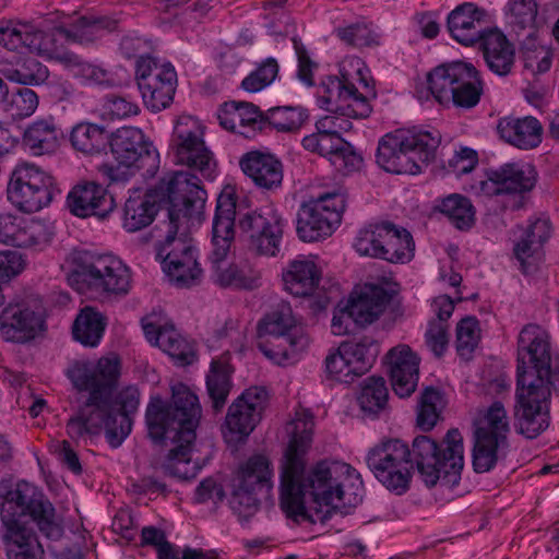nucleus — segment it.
Returning a JSON list of instances; mask_svg holds the SVG:
<instances>
[{
	"label": "nucleus",
	"instance_id": "09e8293b",
	"mask_svg": "<svg viewBox=\"0 0 559 559\" xmlns=\"http://www.w3.org/2000/svg\"><path fill=\"white\" fill-rule=\"evenodd\" d=\"M438 209L459 229H467L474 224V206L469 199L461 194H451L444 198Z\"/></svg>",
	"mask_w": 559,
	"mask_h": 559
},
{
	"label": "nucleus",
	"instance_id": "0eeeda50",
	"mask_svg": "<svg viewBox=\"0 0 559 559\" xmlns=\"http://www.w3.org/2000/svg\"><path fill=\"white\" fill-rule=\"evenodd\" d=\"M236 202L230 194L217 198L212 226V250L209 254L211 280L222 288L254 289L260 284L261 273L247 264L226 260L235 238Z\"/></svg>",
	"mask_w": 559,
	"mask_h": 559
},
{
	"label": "nucleus",
	"instance_id": "4be33fe9",
	"mask_svg": "<svg viewBox=\"0 0 559 559\" xmlns=\"http://www.w3.org/2000/svg\"><path fill=\"white\" fill-rule=\"evenodd\" d=\"M238 226L248 236L250 248L257 253L275 257L280 251L283 224L275 211L247 213L239 219Z\"/></svg>",
	"mask_w": 559,
	"mask_h": 559
},
{
	"label": "nucleus",
	"instance_id": "f257e3e1",
	"mask_svg": "<svg viewBox=\"0 0 559 559\" xmlns=\"http://www.w3.org/2000/svg\"><path fill=\"white\" fill-rule=\"evenodd\" d=\"M290 426L281 477L282 509L297 522L325 523L335 512L348 514L362 501L359 474L346 463L322 461L304 478V455L312 441L314 421L311 415L301 413Z\"/></svg>",
	"mask_w": 559,
	"mask_h": 559
},
{
	"label": "nucleus",
	"instance_id": "1a4fd4ad",
	"mask_svg": "<svg viewBox=\"0 0 559 559\" xmlns=\"http://www.w3.org/2000/svg\"><path fill=\"white\" fill-rule=\"evenodd\" d=\"M440 142L438 130H397L379 142L377 163L389 173L415 175L433 160Z\"/></svg>",
	"mask_w": 559,
	"mask_h": 559
},
{
	"label": "nucleus",
	"instance_id": "5fc2aeb1",
	"mask_svg": "<svg viewBox=\"0 0 559 559\" xmlns=\"http://www.w3.org/2000/svg\"><path fill=\"white\" fill-rule=\"evenodd\" d=\"M38 95L28 87H14L4 99V109L14 118L32 116L38 107Z\"/></svg>",
	"mask_w": 559,
	"mask_h": 559
},
{
	"label": "nucleus",
	"instance_id": "473e14b6",
	"mask_svg": "<svg viewBox=\"0 0 559 559\" xmlns=\"http://www.w3.org/2000/svg\"><path fill=\"white\" fill-rule=\"evenodd\" d=\"M497 129L501 139L522 150L534 148L542 142V124L533 117L503 118Z\"/></svg>",
	"mask_w": 559,
	"mask_h": 559
},
{
	"label": "nucleus",
	"instance_id": "a19ab883",
	"mask_svg": "<svg viewBox=\"0 0 559 559\" xmlns=\"http://www.w3.org/2000/svg\"><path fill=\"white\" fill-rule=\"evenodd\" d=\"M105 328V317L94 308L85 307L74 320L72 334L82 345L95 347L100 342Z\"/></svg>",
	"mask_w": 559,
	"mask_h": 559
},
{
	"label": "nucleus",
	"instance_id": "a18cd8bd",
	"mask_svg": "<svg viewBox=\"0 0 559 559\" xmlns=\"http://www.w3.org/2000/svg\"><path fill=\"white\" fill-rule=\"evenodd\" d=\"M353 85L345 78H325L318 87V104L320 108L338 115L341 112L340 108L345 104L346 98L349 97V91H352Z\"/></svg>",
	"mask_w": 559,
	"mask_h": 559
},
{
	"label": "nucleus",
	"instance_id": "4d7b16f0",
	"mask_svg": "<svg viewBox=\"0 0 559 559\" xmlns=\"http://www.w3.org/2000/svg\"><path fill=\"white\" fill-rule=\"evenodd\" d=\"M538 7L535 0H509V22L514 28L533 29Z\"/></svg>",
	"mask_w": 559,
	"mask_h": 559
},
{
	"label": "nucleus",
	"instance_id": "4c0bfd02",
	"mask_svg": "<svg viewBox=\"0 0 559 559\" xmlns=\"http://www.w3.org/2000/svg\"><path fill=\"white\" fill-rule=\"evenodd\" d=\"M3 542L8 559H45L44 549L32 527L5 530Z\"/></svg>",
	"mask_w": 559,
	"mask_h": 559
},
{
	"label": "nucleus",
	"instance_id": "de8ad7c7",
	"mask_svg": "<svg viewBox=\"0 0 559 559\" xmlns=\"http://www.w3.org/2000/svg\"><path fill=\"white\" fill-rule=\"evenodd\" d=\"M24 29L23 47L43 57L56 60L58 59L62 49L58 44V37H60V34L57 33V27L50 32H44L34 25L26 23V28Z\"/></svg>",
	"mask_w": 559,
	"mask_h": 559
},
{
	"label": "nucleus",
	"instance_id": "ddd939ff",
	"mask_svg": "<svg viewBox=\"0 0 559 559\" xmlns=\"http://www.w3.org/2000/svg\"><path fill=\"white\" fill-rule=\"evenodd\" d=\"M110 150L117 164H103L99 173L110 182L128 180L135 170L144 167L146 159H154L156 152L144 133L134 127H122L110 138Z\"/></svg>",
	"mask_w": 559,
	"mask_h": 559
},
{
	"label": "nucleus",
	"instance_id": "7ed1b4c3",
	"mask_svg": "<svg viewBox=\"0 0 559 559\" xmlns=\"http://www.w3.org/2000/svg\"><path fill=\"white\" fill-rule=\"evenodd\" d=\"M156 194L169 203L167 221L158 223L154 230L157 258L170 282L177 287L188 288L201 282L195 249L191 245L183 225L187 219L199 216L205 204V190L200 179L189 171H174L160 179Z\"/></svg>",
	"mask_w": 559,
	"mask_h": 559
},
{
	"label": "nucleus",
	"instance_id": "4468645a",
	"mask_svg": "<svg viewBox=\"0 0 559 559\" xmlns=\"http://www.w3.org/2000/svg\"><path fill=\"white\" fill-rule=\"evenodd\" d=\"M171 148L177 164L198 171L204 179L212 180L216 170L213 153L203 140V129L199 120L191 116H180L174 127Z\"/></svg>",
	"mask_w": 559,
	"mask_h": 559
},
{
	"label": "nucleus",
	"instance_id": "bb28decb",
	"mask_svg": "<svg viewBox=\"0 0 559 559\" xmlns=\"http://www.w3.org/2000/svg\"><path fill=\"white\" fill-rule=\"evenodd\" d=\"M485 11L472 2L456 7L448 16V29L451 36L462 45L473 46L480 41L488 29L483 27Z\"/></svg>",
	"mask_w": 559,
	"mask_h": 559
},
{
	"label": "nucleus",
	"instance_id": "5701e85b",
	"mask_svg": "<svg viewBox=\"0 0 559 559\" xmlns=\"http://www.w3.org/2000/svg\"><path fill=\"white\" fill-rule=\"evenodd\" d=\"M142 328L148 342L154 343L180 366L190 365L195 359L193 345L173 324H160L154 313L142 319Z\"/></svg>",
	"mask_w": 559,
	"mask_h": 559
},
{
	"label": "nucleus",
	"instance_id": "39448f33",
	"mask_svg": "<svg viewBox=\"0 0 559 559\" xmlns=\"http://www.w3.org/2000/svg\"><path fill=\"white\" fill-rule=\"evenodd\" d=\"M551 343L546 329L530 323L518 336L514 417L521 435L533 439L549 426Z\"/></svg>",
	"mask_w": 559,
	"mask_h": 559
},
{
	"label": "nucleus",
	"instance_id": "20e7f679",
	"mask_svg": "<svg viewBox=\"0 0 559 559\" xmlns=\"http://www.w3.org/2000/svg\"><path fill=\"white\" fill-rule=\"evenodd\" d=\"M121 362L118 356L108 355L96 362L76 360L70 365L67 376L78 391H87L90 396L78 415L67 423L71 439L85 435H98L105 429L112 447L121 444L130 433L132 419L126 415L115 416L112 396L118 385Z\"/></svg>",
	"mask_w": 559,
	"mask_h": 559
},
{
	"label": "nucleus",
	"instance_id": "c9c22d12",
	"mask_svg": "<svg viewBox=\"0 0 559 559\" xmlns=\"http://www.w3.org/2000/svg\"><path fill=\"white\" fill-rule=\"evenodd\" d=\"M320 155L346 173L358 169L362 163L361 156L337 132H321Z\"/></svg>",
	"mask_w": 559,
	"mask_h": 559
},
{
	"label": "nucleus",
	"instance_id": "bf43d9fd",
	"mask_svg": "<svg viewBox=\"0 0 559 559\" xmlns=\"http://www.w3.org/2000/svg\"><path fill=\"white\" fill-rule=\"evenodd\" d=\"M258 491L234 483V490L229 500L233 511L241 519L248 520L259 510Z\"/></svg>",
	"mask_w": 559,
	"mask_h": 559
},
{
	"label": "nucleus",
	"instance_id": "79ce46f5",
	"mask_svg": "<svg viewBox=\"0 0 559 559\" xmlns=\"http://www.w3.org/2000/svg\"><path fill=\"white\" fill-rule=\"evenodd\" d=\"M272 475L270 460L263 454H254L239 468L234 483L261 490L271 487Z\"/></svg>",
	"mask_w": 559,
	"mask_h": 559
},
{
	"label": "nucleus",
	"instance_id": "e433bc0d",
	"mask_svg": "<svg viewBox=\"0 0 559 559\" xmlns=\"http://www.w3.org/2000/svg\"><path fill=\"white\" fill-rule=\"evenodd\" d=\"M382 258L391 263H406L414 257L415 243L411 233L396 227L390 222H383Z\"/></svg>",
	"mask_w": 559,
	"mask_h": 559
},
{
	"label": "nucleus",
	"instance_id": "7c9ffc66",
	"mask_svg": "<svg viewBox=\"0 0 559 559\" xmlns=\"http://www.w3.org/2000/svg\"><path fill=\"white\" fill-rule=\"evenodd\" d=\"M479 43L488 68L501 76L509 74L514 63V48L504 34L488 29Z\"/></svg>",
	"mask_w": 559,
	"mask_h": 559
},
{
	"label": "nucleus",
	"instance_id": "a878e982",
	"mask_svg": "<svg viewBox=\"0 0 559 559\" xmlns=\"http://www.w3.org/2000/svg\"><path fill=\"white\" fill-rule=\"evenodd\" d=\"M219 124L245 138H252L264 127V114L252 103L226 102L218 110Z\"/></svg>",
	"mask_w": 559,
	"mask_h": 559
},
{
	"label": "nucleus",
	"instance_id": "0e129e2a",
	"mask_svg": "<svg viewBox=\"0 0 559 559\" xmlns=\"http://www.w3.org/2000/svg\"><path fill=\"white\" fill-rule=\"evenodd\" d=\"M349 91V97L346 98L345 104L342 105L340 116L349 118H367L372 109L368 98L358 93L355 85Z\"/></svg>",
	"mask_w": 559,
	"mask_h": 559
},
{
	"label": "nucleus",
	"instance_id": "c756f323",
	"mask_svg": "<svg viewBox=\"0 0 559 559\" xmlns=\"http://www.w3.org/2000/svg\"><path fill=\"white\" fill-rule=\"evenodd\" d=\"M43 324L33 310L20 305H9L0 317V329L7 341L22 343L35 336Z\"/></svg>",
	"mask_w": 559,
	"mask_h": 559
},
{
	"label": "nucleus",
	"instance_id": "69168bd1",
	"mask_svg": "<svg viewBox=\"0 0 559 559\" xmlns=\"http://www.w3.org/2000/svg\"><path fill=\"white\" fill-rule=\"evenodd\" d=\"M448 322L431 321L426 332V344L430 350L440 357L447 349L449 343Z\"/></svg>",
	"mask_w": 559,
	"mask_h": 559
},
{
	"label": "nucleus",
	"instance_id": "aec40b11",
	"mask_svg": "<svg viewBox=\"0 0 559 559\" xmlns=\"http://www.w3.org/2000/svg\"><path fill=\"white\" fill-rule=\"evenodd\" d=\"M266 404V391L262 388H250L239 395L228 407L223 436L228 443L245 441L262 418Z\"/></svg>",
	"mask_w": 559,
	"mask_h": 559
},
{
	"label": "nucleus",
	"instance_id": "c85d7f7f",
	"mask_svg": "<svg viewBox=\"0 0 559 559\" xmlns=\"http://www.w3.org/2000/svg\"><path fill=\"white\" fill-rule=\"evenodd\" d=\"M242 171L255 186L264 190H275L283 181V165L271 154L261 152L247 153L240 160Z\"/></svg>",
	"mask_w": 559,
	"mask_h": 559
},
{
	"label": "nucleus",
	"instance_id": "6ab92c4d",
	"mask_svg": "<svg viewBox=\"0 0 559 559\" xmlns=\"http://www.w3.org/2000/svg\"><path fill=\"white\" fill-rule=\"evenodd\" d=\"M378 353V344L369 337L357 343H342L325 357V374L331 380L352 383L371 368Z\"/></svg>",
	"mask_w": 559,
	"mask_h": 559
},
{
	"label": "nucleus",
	"instance_id": "13d9d810",
	"mask_svg": "<svg viewBox=\"0 0 559 559\" xmlns=\"http://www.w3.org/2000/svg\"><path fill=\"white\" fill-rule=\"evenodd\" d=\"M383 222L361 229L355 240V249L360 255L382 258Z\"/></svg>",
	"mask_w": 559,
	"mask_h": 559
},
{
	"label": "nucleus",
	"instance_id": "2f4dec72",
	"mask_svg": "<svg viewBox=\"0 0 559 559\" xmlns=\"http://www.w3.org/2000/svg\"><path fill=\"white\" fill-rule=\"evenodd\" d=\"M285 289L296 297L310 296L320 282L321 272L313 260L298 258L283 271Z\"/></svg>",
	"mask_w": 559,
	"mask_h": 559
},
{
	"label": "nucleus",
	"instance_id": "864d4df0",
	"mask_svg": "<svg viewBox=\"0 0 559 559\" xmlns=\"http://www.w3.org/2000/svg\"><path fill=\"white\" fill-rule=\"evenodd\" d=\"M4 75L9 81L17 84L38 85L48 79L49 71L37 59L27 58L16 63L14 68L5 70Z\"/></svg>",
	"mask_w": 559,
	"mask_h": 559
},
{
	"label": "nucleus",
	"instance_id": "b1692460",
	"mask_svg": "<svg viewBox=\"0 0 559 559\" xmlns=\"http://www.w3.org/2000/svg\"><path fill=\"white\" fill-rule=\"evenodd\" d=\"M392 389L400 397L409 396L416 389L419 378V357L408 345L399 344L385 356Z\"/></svg>",
	"mask_w": 559,
	"mask_h": 559
},
{
	"label": "nucleus",
	"instance_id": "c03bdc74",
	"mask_svg": "<svg viewBox=\"0 0 559 559\" xmlns=\"http://www.w3.org/2000/svg\"><path fill=\"white\" fill-rule=\"evenodd\" d=\"M24 144L34 155L53 153L59 146L55 124L44 120L32 123L24 132Z\"/></svg>",
	"mask_w": 559,
	"mask_h": 559
},
{
	"label": "nucleus",
	"instance_id": "cd10ccee",
	"mask_svg": "<svg viewBox=\"0 0 559 559\" xmlns=\"http://www.w3.org/2000/svg\"><path fill=\"white\" fill-rule=\"evenodd\" d=\"M389 301L390 295L383 287L366 284L354 290L346 302L354 322L359 326H366L380 317Z\"/></svg>",
	"mask_w": 559,
	"mask_h": 559
},
{
	"label": "nucleus",
	"instance_id": "423d86ee",
	"mask_svg": "<svg viewBox=\"0 0 559 559\" xmlns=\"http://www.w3.org/2000/svg\"><path fill=\"white\" fill-rule=\"evenodd\" d=\"M201 415L198 396L181 382L171 385L170 402L159 395L151 396L145 411L148 437L157 443L169 439L176 444L164 466L166 473L185 479L190 477L186 465L190 463Z\"/></svg>",
	"mask_w": 559,
	"mask_h": 559
},
{
	"label": "nucleus",
	"instance_id": "e2e57ef3",
	"mask_svg": "<svg viewBox=\"0 0 559 559\" xmlns=\"http://www.w3.org/2000/svg\"><path fill=\"white\" fill-rule=\"evenodd\" d=\"M138 112L136 104L117 95L106 96L100 107V116L109 120L127 118Z\"/></svg>",
	"mask_w": 559,
	"mask_h": 559
},
{
	"label": "nucleus",
	"instance_id": "052dcab7",
	"mask_svg": "<svg viewBox=\"0 0 559 559\" xmlns=\"http://www.w3.org/2000/svg\"><path fill=\"white\" fill-rule=\"evenodd\" d=\"M337 36L347 45L357 48L373 47L380 44L379 35L365 23L338 28Z\"/></svg>",
	"mask_w": 559,
	"mask_h": 559
},
{
	"label": "nucleus",
	"instance_id": "412c9836",
	"mask_svg": "<svg viewBox=\"0 0 559 559\" xmlns=\"http://www.w3.org/2000/svg\"><path fill=\"white\" fill-rule=\"evenodd\" d=\"M537 173L531 164L506 163L489 169L486 179L471 186L476 195L522 194L531 191L536 183Z\"/></svg>",
	"mask_w": 559,
	"mask_h": 559
},
{
	"label": "nucleus",
	"instance_id": "dca6fc26",
	"mask_svg": "<svg viewBox=\"0 0 559 559\" xmlns=\"http://www.w3.org/2000/svg\"><path fill=\"white\" fill-rule=\"evenodd\" d=\"M79 281L92 293L105 296H126L131 288V271L118 258L104 254L83 261L75 272Z\"/></svg>",
	"mask_w": 559,
	"mask_h": 559
},
{
	"label": "nucleus",
	"instance_id": "774afa93",
	"mask_svg": "<svg viewBox=\"0 0 559 559\" xmlns=\"http://www.w3.org/2000/svg\"><path fill=\"white\" fill-rule=\"evenodd\" d=\"M25 266L19 251L5 250L0 252V280L8 281L20 274Z\"/></svg>",
	"mask_w": 559,
	"mask_h": 559
},
{
	"label": "nucleus",
	"instance_id": "ea45409f",
	"mask_svg": "<svg viewBox=\"0 0 559 559\" xmlns=\"http://www.w3.org/2000/svg\"><path fill=\"white\" fill-rule=\"evenodd\" d=\"M231 367L222 360H213L206 376V391L215 413L221 412L233 388Z\"/></svg>",
	"mask_w": 559,
	"mask_h": 559
},
{
	"label": "nucleus",
	"instance_id": "338daca9",
	"mask_svg": "<svg viewBox=\"0 0 559 559\" xmlns=\"http://www.w3.org/2000/svg\"><path fill=\"white\" fill-rule=\"evenodd\" d=\"M26 23L13 25L9 21H0V45L9 50H17L24 44Z\"/></svg>",
	"mask_w": 559,
	"mask_h": 559
},
{
	"label": "nucleus",
	"instance_id": "37998d69",
	"mask_svg": "<svg viewBox=\"0 0 559 559\" xmlns=\"http://www.w3.org/2000/svg\"><path fill=\"white\" fill-rule=\"evenodd\" d=\"M156 213L155 201L147 197H130L124 204L122 226L128 233H135L148 226Z\"/></svg>",
	"mask_w": 559,
	"mask_h": 559
},
{
	"label": "nucleus",
	"instance_id": "3c124183",
	"mask_svg": "<svg viewBox=\"0 0 559 559\" xmlns=\"http://www.w3.org/2000/svg\"><path fill=\"white\" fill-rule=\"evenodd\" d=\"M307 119V110L302 107L280 106L271 108L264 114V124L269 123L281 132L296 131Z\"/></svg>",
	"mask_w": 559,
	"mask_h": 559
},
{
	"label": "nucleus",
	"instance_id": "49530a36",
	"mask_svg": "<svg viewBox=\"0 0 559 559\" xmlns=\"http://www.w3.org/2000/svg\"><path fill=\"white\" fill-rule=\"evenodd\" d=\"M70 141L75 150L93 155L106 147L108 136L104 127L82 122L72 129Z\"/></svg>",
	"mask_w": 559,
	"mask_h": 559
},
{
	"label": "nucleus",
	"instance_id": "a211bd4d",
	"mask_svg": "<svg viewBox=\"0 0 559 559\" xmlns=\"http://www.w3.org/2000/svg\"><path fill=\"white\" fill-rule=\"evenodd\" d=\"M136 82L144 105L153 112L169 107L177 86V73L170 63H159L150 56L136 61Z\"/></svg>",
	"mask_w": 559,
	"mask_h": 559
},
{
	"label": "nucleus",
	"instance_id": "2eb2a0df",
	"mask_svg": "<svg viewBox=\"0 0 559 559\" xmlns=\"http://www.w3.org/2000/svg\"><path fill=\"white\" fill-rule=\"evenodd\" d=\"M53 177L34 164L19 165L8 185V199L19 210L35 213L47 206L53 194Z\"/></svg>",
	"mask_w": 559,
	"mask_h": 559
},
{
	"label": "nucleus",
	"instance_id": "393cba45",
	"mask_svg": "<svg viewBox=\"0 0 559 559\" xmlns=\"http://www.w3.org/2000/svg\"><path fill=\"white\" fill-rule=\"evenodd\" d=\"M67 204L70 212L79 217L94 215L105 218L116 207L114 197L95 182L73 187L68 194Z\"/></svg>",
	"mask_w": 559,
	"mask_h": 559
},
{
	"label": "nucleus",
	"instance_id": "f704fd0d",
	"mask_svg": "<svg viewBox=\"0 0 559 559\" xmlns=\"http://www.w3.org/2000/svg\"><path fill=\"white\" fill-rule=\"evenodd\" d=\"M116 28V22L103 16H80L70 25L57 26V33L69 43L90 44Z\"/></svg>",
	"mask_w": 559,
	"mask_h": 559
},
{
	"label": "nucleus",
	"instance_id": "603ef678",
	"mask_svg": "<svg viewBox=\"0 0 559 559\" xmlns=\"http://www.w3.org/2000/svg\"><path fill=\"white\" fill-rule=\"evenodd\" d=\"M443 406L440 391L433 388L425 389L418 403L417 426L424 431L431 430L436 426Z\"/></svg>",
	"mask_w": 559,
	"mask_h": 559
},
{
	"label": "nucleus",
	"instance_id": "58836bf2",
	"mask_svg": "<svg viewBox=\"0 0 559 559\" xmlns=\"http://www.w3.org/2000/svg\"><path fill=\"white\" fill-rule=\"evenodd\" d=\"M549 236L550 223L548 219L538 218L528 225L524 236L514 247V254L524 273L530 272L532 263L528 260L534 258Z\"/></svg>",
	"mask_w": 559,
	"mask_h": 559
},
{
	"label": "nucleus",
	"instance_id": "f8f14e48",
	"mask_svg": "<svg viewBox=\"0 0 559 559\" xmlns=\"http://www.w3.org/2000/svg\"><path fill=\"white\" fill-rule=\"evenodd\" d=\"M259 337L272 336L283 347L281 350L267 348L259 344L266 357L278 365L290 364L297 360L299 353L309 344V337L304 328L297 324L293 310L288 304H278L271 312L265 314L258 324Z\"/></svg>",
	"mask_w": 559,
	"mask_h": 559
},
{
	"label": "nucleus",
	"instance_id": "f03ea898",
	"mask_svg": "<svg viewBox=\"0 0 559 559\" xmlns=\"http://www.w3.org/2000/svg\"><path fill=\"white\" fill-rule=\"evenodd\" d=\"M463 453L461 432L450 429L441 448L427 436L415 438L412 451L399 439L383 441L369 451L367 464L380 483L401 495L409 487L414 462L428 487L439 480L449 487L457 485L464 467Z\"/></svg>",
	"mask_w": 559,
	"mask_h": 559
},
{
	"label": "nucleus",
	"instance_id": "6e6d98bb",
	"mask_svg": "<svg viewBox=\"0 0 559 559\" xmlns=\"http://www.w3.org/2000/svg\"><path fill=\"white\" fill-rule=\"evenodd\" d=\"M480 341L479 322L475 317L463 318L456 325V350L460 356L468 357Z\"/></svg>",
	"mask_w": 559,
	"mask_h": 559
},
{
	"label": "nucleus",
	"instance_id": "72a5a7b5",
	"mask_svg": "<svg viewBox=\"0 0 559 559\" xmlns=\"http://www.w3.org/2000/svg\"><path fill=\"white\" fill-rule=\"evenodd\" d=\"M44 228L39 222L25 221L10 214H0V241L21 248L40 242Z\"/></svg>",
	"mask_w": 559,
	"mask_h": 559
},
{
	"label": "nucleus",
	"instance_id": "9d476101",
	"mask_svg": "<svg viewBox=\"0 0 559 559\" xmlns=\"http://www.w3.org/2000/svg\"><path fill=\"white\" fill-rule=\"evenodd\" d=\"M428 88L440 104L469 109L483 94V81L474 64L455 61L435 68L427 76Z\"/></svg>",
	"mask_w": 559,
	"mask_h": 559
},
{
	"label": "nucleus",
	"instance_id": "680f3d73",
	"mask_svg": "<svg viewBox=\"0 0 559 559\" xmlns=\"http://www.w3.org/2000/svg\"><path fill=\"white\" fill-rule=\"evenodd\" d=\"M278 73V64L275 59L269 58L257 70L251 72L241 82V87L255 93L270 85Z\"/></svg>",
	"mask_w": 559,
	"mask_h": 559
},
{
	"label": "nucleus",
	"instance_id": "f3484780",
	"mask_svg": "<svg viewBox=\"0 0 559 559\" xmlns=\"http://www.w3.org/2000/svg\"><path fill=\"white\" fill-rule=\"evenodd\" d=\"M346 206L342 189L320 194L304 204L298 213L297 231L304 241H317L332 234Z\"/></svg>",
	"mask_w": 559,
	"mask_h": 559
},
{
	"label": "nucleus",
	"instance_id": "9b49d317",
	"mask_svg": "<svg viewBox=\"0 0 559 559\" xmlns=\"http://www.w3.org/2000/svg\"><path fill=\"white\" fill-rule=\"evenodd\" d=\"M473 467L476 473L490 471L500 451L508 447L510 419L504 405L493 402L474 420Z\"/></svg>",
	"mask_w": 559,
	"mask_h": 559
},
{
	"label": "nucleus",
	"instance_id": "6e6552de",
	"mask_svg": "<svg viewBox=\"0 0 559 559\" xmlns=\"http://www.w3.org/2000/svg\"><path fill=\"white\" fill-rule=\"evenodd\" d=\"M0 514L4 530L29 527L22 521L23 516L29 515L47 538L59 539L63 534L52 504L27 481H19L15 486L9 481L0 483Z\"/></svg>",
	"mask_w": 559,
	"mask_h": 559
},
{
	"label": "nucleus",
	"instance_id": "8fccbe9b",
	"mask_svg": "<svg viewBox=\"0 0 559 559\" xmlns=\"http://www.w3.org/2000/svg\"><path fill=\"white\" fill-rule=\"evenodd\" d=\"M388 388L381 377H370L364 381L358 403L365 414L377 415L388 403Z\"/></svg>",
	"mask_w": 559,
	"mask_h": 559
}]
</instances>
